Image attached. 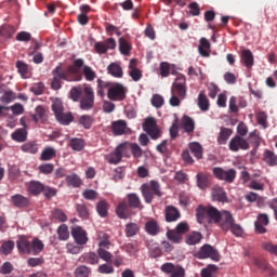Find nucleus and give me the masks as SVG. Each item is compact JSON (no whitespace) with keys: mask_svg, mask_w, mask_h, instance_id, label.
Returning a JSON list of instances; mask_svg holds the SVG:
<instances>
[{"mask_svg":"<svg viewBox=\"0 0 277 277\" xmlns=\"http://www.w3.org/2000/svg\"><path fill=\"white\" fill-rule=\"evenodd\" d=\"M198 52L201 55V57H210L211 56V43L209 40L205 37L200 38L199 45H198Z\"/></svg>","mask_w":277,"mask_h":277,"instance_id":"obj_20","label":"nucleus"},{"mask_svg":"<svg viewBox=\"0 0 277 277\" xmlns=\"http://www.w3.org/2000/svg\"><path fill=\"white\" fill-rule=\"evenodd\" d=\"M57 157V150L55 148L48 146L45 147L41 155H40V161H51L52 159H55Z\"/></svg>","mask_w":277,"mask_h":277,"instance_id":"obj_26","label":"nucleus"},{"mask_svg":"<svg viewBox=\"0 0 277 277\" xmlns=\"http://www.w3.org/2000/svg\"><path fill=\"white\" fill-rule=\"evenodd\" d=\"M57 122L60 124L68 126L70 122L75 120V117L72 116V113H60L58 115L55 116Z\"/></svg>","mask_w":277,"mask_h":277,"instance_id":"obj_33","label":"nucleus"},{"mask_svg":"<svg viewBox=\"0 0 277 277\" xmlns=\"http://www.w3.org/2000/svg\"><path fill=\"white\" fill-rule=\"evenodd\" d=\"M94 49L98 55H105L107 51H114V49H116V39L108 38L104 42H95Z\"/></svg>","mask_w":277,"mask_h":277,"instance_id":"obj_13","label":"nucleus"},{"mask_svg":"<svg viewBox=\"0 0 277 277\" xmlns=\"http://www.w3.org/2000/svg\"><path fill=\"white\" fill-rule=\"evenodd\" d=\"M263 161L265 162L266 166L274 168V166H277V156L276 154H274V151L265 149L263 155Z\"/></svg>","mask_w":277,"mask_h":277,"instance_id":"obj_30","label":"nucleus"},{"mask_svg":"<svg viewBox=\"0 0 277 277\" xmlns=\"http://www.w3.org/2000/svg\"><path fill=\"white\" fill-rule=\"evenodd\" d=\"M36 114L32 115V120L38 122V120H44L47 118V109L42 106H37L35 109Z\"/></svg>","mask_w":277,"mask_h":277,"instance_id":"obj_53","label":"nucleus"},{"mask_svg":"<svg viewBox=\"0 0 277 277\" xmlns=\"http://www.w3.org/2000/svg\"><path fill=\"white\" fill-rule=\"evenodd\" d=\"M189 150L193 153L196 159H200L202 157V145H200V143H190Z\"/></svg>","mask_w":277,"mask_h":277,"instance_id":"obj_50","label":"nucleus"},{"mask_svg":"<svg viewBox=\"0 0 277 277\" xmlns=\"http://www.w3.org/2000/svg\"><path fill=\"white\" fill-rule=\"evenodd\" d=\"M16 34V28L14 26H2L0 27V42H5L9 38H12Z\"/></svg>","mask_w":277,"mask_h":277,"instance_id":"obj_25","label":"nucleus"},{"mask_svg":"<svg viewBox=\"0 0 277 277\" xmlns=\"http://www.w3.org/2000/svg\"><path fill=\"white\" fill-rule=\"evenodd\" d=\"M11 137L14 142H18V143L27 142V129L26 128L16 129L11 134Z\"/></svg>","mask_w":277,"mask_h":277,"instance_id":"obj_28","label":"nucleus"},{"mask_svg":"<svg viewBox=\"0 0 277 277\" xmlns=\"http://www.w3.org/2000/svg\"><path fill=\"white\" fill-rule=\"evenodd\" d=\"M23 153H29L30 155H36L38 153V145L36 142H28L22 145Z\"/></svg>","mask_w":277,"mask_h":277,"instance_id":"obj_52","label":"nucleus"},{"mask_svg":"<svg viewBox=\"0 0 277 277\" xmlns=\"http://www.w3.org/2000/svg\"><path fill=\"white\" fill-rule=\"evenodd\" d=\"M229 230L232 235H235V237H243V227L241 225L234 223L230 225Z\"/></svg>","mask_w":277,"mask_h":277,"instance_id":"obj_59","label":"nucleus"},{"mask_svg":"<svg viewBox=\"0 0 277 277\" xmlns=\"http://www.w3.org/2000/svg\"><path fill=\"white\" fill-rule=\"evenodd\" d=\"M76 210L80 217L85 219L88 215H90V211L88 210V206H85V203H78Z\"/></svg>","mask_w":277,"mask_h":277,"instance_id":"obj_63","label":"nucleus"},{"mask_svg":"<svg viewBox=\"0 0 277 277\" xmlns=\"http://www.w3.org/2000/svg\"><path fill=\"white\" fill-rule=\"evenodd\" d=\"M84 96L80 100V109L90 111L94 107V89L85 87L83 89Z\"/></svg>","mask_w":277,"mask_h":277,"instance_id":"obj_10","label":"nucleus"},{"mask_svg":"<svg viewBox=\"0 0 277 277\" xmlns=\"http://www.w3.org/2000/svg\"><path fill=\"white\" fill-rule=\"evenodd\" d=\"M145 232L147 235H150L151 237H157L159 233H161V227L159 226V223L155 219H150L145 223Z\"/></svg>","mask_w":277,"mask_h":277,"instance_id":"obj_18","label":"nucleus"},{"mask_svg":"<svg viewBox=\"0 0 277 277\" xmlns=\"http://www.w3.org/2000/svg\"><path fill=\"white\" fill-rule=\"evenodd\" d=\"M18 252L23 254H32L34 256H38L42 250H44V242L39 238H34L31 241L27 239L25 236H19L16 241Z\"/></svg>","mask_w":277,"mask_h":277,"instance_id":"obj_3","label":"nucleus"},{"mask_svg":"<svg viewBox=\"0 0 277 277\" xmlns=\"http://www.w3.org/2000/svg\"><path fill=\"white\" fill-rule=\"evenodd\" d=\"M52 219L56 222H66V220H68V216H66V213H64V211L56 209L52 212Z\"/></svg>","mask_w":277,"mask_h":277,"instance_id":"obj_61","label":"nucleus"},{"mask_svg":"<svg viewBox=\"0 0 277 277\" xmlns=\"http://www.w3.org/2000/svg\"><path fill=\"white\" fill-rule=\"evenodd\" d=\"M150 102L153 107H156V109H160V107H163V103H166L163 96L160 94H154Z\"/></svg>","mask_w":277,"mask_h":277,"instance_id":"obj_57","label":"nucleus"},{"mask_svg":"<svg viewBox=\"0 0 277 277\" xmlns=\"http://www.w3.org/2000/svg\"><path fill=\"white\" fill-rule=\"evenodd\" d=\"M114 85V82L104 81L103 79H97V95L105 96V90L109 92V88Z\"/></svg>","mask_w":277,"mask_h":277,"instance_id":"obj_34","label":"nucleus"},{"mask_svg":"<svg viewBox=\"0 0 277 277\" xmlns=\"http://www.w3.org/2000/svg\"><path fill=\"white\" fill-rule=\"evenodd\" d=\"M97 256L98 260L102 259V261H105V263H111V259H114V254L103 248L97 249Z\"/></svg>","mask_w":277,"mask_h":277,"instance_id":"obj_49","label":"nucleus"},{"mask_svg":"<svg viewBox=\"0 0 277 277\" xmlns=\"http://www.w3.org/2000/svg\"><path fill=\"white\" fill-rule=\"evenodd\" d=\"M222 216V211L213 206H198L196 209V217L199 224H205V220L208 224H220V217Z\"/></svg>","mask_w":277,"mask_h":277,"instance_id":"obj_4","label":"nucleus"},{"mask_svg":"<svg viewBox=\"0 0 277 277\" xmlns=\"http://www.w3.org/2000/svg\"><path fill=\"white\" fill-rule=\"evenodd\" d=\"M234 222H235V217H233V214L226 210H223L219 219V223L216 224L220 225L221 229L224 230V233H228Z\"/></svg>","mask_w":277,"mask_h":277,"instance_id":"obj_14","label":"nucleus"},{"mask_svg":"<svg viewBox=\"0 0 277 277\" xmlns=\"http://www.w3.org/2000/svg\"><path fill=\"white\" fill-rule=\"evenodd\" d=\"M53 170H55V166H53V163H43L38 167L40 174H53Z\"/></svg>","mask_w":277,"mask_h":277,"instance_id":"obj_56","label":"nucleus"},{"mask_svg":"<svg viewBox=\"0 0 277 277\" xmlns=\"http://www.w3.org/2000/svg\"><path fill=\"white\" fill-rule=\"evenodd\" d=\"M143 130L146 131L151 140H159L161 134L159 128L157 127V120L153 117H147L143 122Z\"/></svg>","mask_w":277,"mask_h":277,"instance_id":"obj_11","label":"nucleus"},{"mask_svg":"<svg viewBox=\"0 0 277 277\" xmlns=\"http://www.w3.org/2000/svg\"><path fill=\"white\" fill-rule=\"evenodd\" d=\"M122 157H127V151L124 149V143L119 144L114 151L106 155L105 159L110 166H118L122 161Z\"/></svg>","mask_w":277,"mask_h":277,"instance_id":"obj_9","label":"nucleus"},{"mask_svg":"<svg viewBox=\"0 0 277 277\" xmlns=\"http://www.w3.org/2000/svg\"><path fill=\"white\" fill-rule=\"evenodd\" d=\"M69 146L72 150L81 151L85 147V141L82 138H71L69 141Z\"/></svg>","mask_w":277,"mask_h":277,"instance_id":"obj_43","label":"nucleus"},{"mask_svg":"<svg viewBox=\"0 0 277 277\" xmlns=\"http://www.w3.org/2000/svg\"><path fill=\"white\" fill-rule=\"evenodd\" d=\"M123 148L126 150V157H129V150H131L134 159H140L144 155L142 147H140L137 143L126 142L123 143Z\"/></svg>","mask_w":277,"mask_h":277,"instance_id":"obj_17","label":"nucleus"},{"mask_svg":"<svg viewBox=\"0 0 277 277\" xmlns=\"http://www.w3.org/2000/svg\"><path fill=\"white\" fill-rule=\"evenodd\" d=\"M171 98L169 103L171 107H179L181 105V101H184L185 96H187V79L183 74H177L175 81L171 87Z\"/></svg>","mask_w":277,"mask_h":277,"instance_id":"obj_2","label":"nucleus"},{"mask_svg":"<svg viewBox=\"0 0 277 277\" xmlns=\"http://www.w3.org/2000/svg\"><path fill=\"white\" fill-rule=\"evenodd\" d=\"M196 259H211V261H220V252L211 245H203L197 253Z\"/></svg>","mask_w":277,"mask_h":277,"instance_id":"obj_8","label":"nucleus"},{"mask_svg":"<svg viewBox=\"0 0 277 277\" xmlns=\"http://www.w3.org/2000/svg\"><path fill=\"white\" fill-rule=\"evenodd\" d=\"M108 75L115 77L116 79H121L123 71L122 67H120L117 63H110L107 67Z\"/></svg>","mask_w":277,"mask_h":277,"instance_id":"obj_32","label":"nucleus"},{"mask_svg":"<svg viewBox=\"0 0 277 277\" xmlns=\"http://www.w3.org/2000/svg\"><path fill=\"white\" fill-rule=\"evenodd\" d=\"M52 110L54 113V116H58V114H62L64 111V104L60 98L53 101Z\"/></svg>","mask_w":277,"mask_h":277,"instance_id":"obj_58","label":"nucleus"},{"mask_svg":"<svg viewBox=\"0 0 277 277\" xmlns=\"http://www.w3.org/2000/svg\"><path fill=\"white\" fill-rule=\"evenodd\" d=\"M199 241H202V234L200 232H193L186 236V243L188 246H196Z\"/></svg>","mask_w":277,"mask_h":277,"instance_id":"obj_39","label":"nucleus"},{"mask_svg":"<svg viewBox=\"0 0 277 277\" xmlns=\"http://www.w3.org/2000/svg\"><path fill=\"white\" fill-rule=\"evenodd\" d=\"M66 183L68 187H81V177L76 173L67 175Z\"/></svg>","mask_w":277,"mask_h":277,"instance_id":"obj_41","label":"nucleus"},{"mask_svg":"<svg viewBox=\"0 0 277 277\" xmlns=\"http://www.w3.org/2000/svg\"><path fill=\"white\" fill-rule=\"evenodd\" d=\"M196 179L199 189H207L209 187V175L207 173L199 172Z\"/></svg>","mask_w":277,"mask_h":277,"instance_id":"obj_37","label":"nucleus"},{"mask_svg":"<svg viewBox=\"0 0 277 277\" xmlns=\"http://www.w3.org/2000/svg\"><path fill=\"white\" fill-rule=\"evenodd\" d=\"M226 192H224V188L220 186H214L212 188V200H215L216 202H226Z\"/></svg>","mask_w":277,"mask_h":277,"instance_id":"obj_27","label":"nucleus"},{"mask_svg":"<svg viewBox=\"0 0 277 277\" xmlns=\"http://www.w3.org/2000/svg\"><path fill=\"white\" fill-rule=\"evenodd\" d=\"M82 69V74L79 70ZM85 81H94L96 78V71L92 69V67L88 65H83V60L78 58L74 61V66H68L67 69H64L62 66H56L52 70V81L51 88L52 90H62V81H81V79Z\"/></svg>","mask_w":277,"mask_h":277,"instance_id":"obj_1","label":"nucleus"},{"mask_svg":"<svg viewBox=\"0 0 277 277\" xmlns=\"http://www.w3.org/2000/svg\"><path fill=\"white\" fill-rule=\"evenodd\" d=\"M119 51L122 55H129L131 53V44L124 38L119 39Z\"/></svg>","mask_w":277,"mask_h":277,"instance_id":"obj_51","label":"nucleus"},{"mask_svg":"<svg viewBox=\"0 0 277 277\" xmlns=\"http://www.w3.org/2000/svg\"><path fill=\"white\" fill-rule=\"evenodd\" d=\"M92 269L85 265H80L75 269V277H90Z\"/></svg>","mask_w":277,"mask_h":277,"instance_id":"obj_48","label":"nucleus"},{"mask_svg":"<svg viewBox=\"0 0 277 277\" xmlns=\"http://www.w3.org/2000/svg\"><path fill=\"white\" fill-rule=\"evenodd\" d=\"M263 250H266V252H269L271 254H275L277 256V245H274L272 242H264L262 245Z\"/></svg>","mask_w":277,"mask_h":277,"instance_id":"obj_64","label":"nucleus"},{"mask_svg":"<svg viewBox=\"0 0 277 277\" xmlns=\"http://www.w3.org/2000/svg\"><path fill=\"white\" fill-rule=\"evenodd\" d=\"M109 210V203L105 200H101L96 205V211L101 217H107V211Z\"/></svg>","mask_w":277,"mask_h":277,"instance_id":"obj_44","label":"nucleus"},{"mask_svg":"<svg viewBox=\"0 0 277 277\" xmlns=\"http://www.w3.org/2000/svg\"><path fill=\"white\" fill-rule=\"evenodd\" d=\"M79 124L83 127V129H92V124H94V118L90 115H82L79 118Z\"/></svg>","mask_w":277,"mask_h":277,"instance_id":"obj_45","label":"nucleus"},{"mask_svg":"<svg viewBox=\"0 0 277 277\" xmlns=\"http://www.w3.org/2000/svg\"><path fill=\"white\" fill-rule=\"evenodd\" d=\"M79 262L88 263L89 265H98V263H100L98 254H96V252H94V251L83 253L79 258Z\"/></svg>","mask_w":277,"mask_h":277,"instance_id":"obj_22","label":"nucleus"},{"mask_svg":"<svg viewBox=\"0 0 277 277\" xmlns=\"http://www.w3.org/2000/svg\"><path fill=\"white\" fill-rule=\"evenodd\" d=\"M111 129L115 135H124L127 133V122L122 120L115 121L111 124Z\"/></svg>","mask_w":277,"mask_h":277,"instance_id":"obj_29","label":"nucleus"},{"mask_svg":"<svg viewBox=\"0 0 277 277\" xmlns=\"http://www.w3.org/2000/svg\"><path fill=\"white\" fill-rule=\"evenodd\" d=\"M167 239L172 243H183V236L179 234L175 229H169L166 234Z\"/></svg>","mask_w":277,"mask_h":277,"instance_id":"obj_38","label":"nucleus"},{"mask_svg":"<svg viewBox=\"0 0 277 277\" xmlns=\"http://www.w3.org/2000/svg\"><path fill=\"white\" fill-rule=\"evenodd\" d=\"M182 128L184 129L185 133H194L196 126L194 123V119L189 116H184L182 119Z\"/></svg>","mask_w":277,"mask_h":277,"instance_id":"obj_35","label":"nucleus"},{"mask_svg":"<svg viewBox=\"0 0 277 277\" xmlns=\"http://www.w3.org/2000/svg\"><path fill=\"white\" fill-rule=\"evenodd\" d=\"M212 172L219 181H225V183H235L237 179V171L235 169L224 170L221 167H214Z\"/></svg>","mask_w":277,"mask_h":277,"instance_id":"obj_7","label":"nucleus"},{"mask_svg":"<svg viewBox=\"0 0 277 277\" xmlns=\"http://www.w3.org/2000/svg\"><path fill=\"white\" fill-rule=\"evenodd\" d=\"M11 202L16 209H27L31 205V200L21 194L11 196Z\"/></svg>","mask_w":277,"mask_h":277,"instance_id":"obj_16","label":"nucleus"},{"mask_svg":"<svg viewBox=\"0 0 277 277\" xmlns=\"http://www.w3.org/2000/svg\"><path fill=\"white\" fill-rule=\"evenodd\" d=\"M16 68L18 70L19 75H22V77H26L27 72H29L28 65L23 61H17L16 62Z\"/></svg>","mask_w":277,"mask_h":277,"instance_id":"obj_62","label":"nucleus"},{"mask_svg":"<svg viewBox=\"0 0 277 277\" xmlns=\"http://www.w3.org/2000/svg\"><path fill=\"white\" fill-rule=\"evenodd\" d=\"M71 237H74L78 246H85V243H88V233L80 226L71 229Z\"/></svg>","mask_w":277,"mask_h":277,"instance_id":"obj_15","label":"nucleus"},{"mask_svg":"<svg viewBox=\"0 0 277 277\" xmlns=\"http://www.w3.org/2000/svg\"><path fill=\"white\" fill-rule=\"evenodd\" d=\"M12 250H14V241L12 240L3 242L0 247V252L5 255L12 254Z\"/></svg>","mask_w":277,"mask_h":277,"instance_id":"obj_55","label":"nucleus"},{"mask_svg":"<svg viewBox=\"0 0 277 277\" xmlns=\"http://www.w3.org/2000/svg\"><path fill=\"white\" fill-rule=\"evenodd\" d=\"M44 189V184L40 181H30L27 184V192L30 196H40Z\"/></svg>","mask_w":277,"mask_h":277,"instance_id":"obj_19","label":"nucleus"},{"mask_svg":"<svg viewBox=\"0 0 277 277\" xmlns=\"http://www.w3.org/2000/svg\"><path fill=\"white\" fill-rule=\"evenodd\" d=\"M198 107L201 111H209V98L205 92H200L198 95Z\"/></svg>","mask_w":277,"mask_h":277,"instance_id":"obj_40","label":"nucleus"},{"mask_svg":"<svg viewBox=\"0 0 277 277\" xmlns=\"http://www.w3.org/2000/svg\"><path fill=\"white\" fill-rule=\"evenodd\" d=\"M233 135V130L228 128H221L220 134L217 136V143L221 145L226 144L228 138Z\"/></svg>","mask_w":277,"mask_h":277,"instance_id":"obj_36","label":"nucleus"},{"mask_svg":"<svg viewBox=\"0 0 277 277\" xmlns=\"http://www.w3.org/2000/svg\"><path fill=\"white\" fill-rule=\"evenodd\" d=\"M116 214L120 220H129L131 216V212H129V205L124 201L120 202L116 208Z\"/></svg>","mask_w":277,"mask_h":277,"instance_id":"obj_24","label":"nucleus"},{"mask_svg":"<svg viewBox=\"0 0 277 277\" xmlns=\"http://www.w3.org/2000/svg\"><path fill=\"white\" fill-rule=\"evenodd\" d=\"M166 222H176L181 219V212L174 206H168L166 208Z\"/></svg>","mask_w":277,"mask_h":277,"instance_id":"obj_23","label":"nucleus"},{"mask_svg":"<svg viewBox=\"0 0 277 277\" xmlns=\"http://www.w3.org/2000/svg\"><path fill=\"white\" fill-rule=\"evenodd\" d=\"M13 101H16V93H14V91H5L2 96H0V103H3L4 105H10Z\"/></svg>","mask_w":277,"mask_h":277,"instance_id":"obj_42","label":"nucleus"},{"mask_svg":"<svg viewBox=\"0 0 277 277\" xmlns=\"http://www.w3.org/2000/svg\"><path fill=\"white\" fill-rule=\"evenodd\" d=\"M141 193L147 205H150V202H153L155 196H157V198H161V196H163V193L161 192V184H159V182L155 180H151L149 183L143 184L141 186Z\"/></svg>","mask_w":277,"mask_h":277,"instance_id":"obj_5","label":"nucleus"},{"mask_svg":"<svg viewBox=\"0 0 277 277\" xmlns=\"http://www.w3.org/2000/svg\"><path fill=\"white\" fill-rule=\"evenodd\" d=\"M57 235H58V239H60L61 241H66V240H68V238L70 237V233L68 232V225L62 224V225L57 228Z\"/></svg>","mask_w":277,"mask_h":277,"instance_id":"obj_47","label":"nucleus"},{"mask_svg":"<svg viewBox=\"0 0 277 277\" xmlns=\"http://www.w3.org/2000/svg\"><path fill=\"white\" fill-rule=\"evenodd\" d=\"M98 274H114V264L111 262H106L97 267Z\"/></svg>","mask_w":277,"mask_h":277,"instance_id":"obj_54","label":"nucleus"},{"mask_svg":"<svg viewBox=\"0 0 277 277\" xmlns=\"http://www.w3.org/2000/svg\"><path fill=\"white\" fill-rule=\"evenodd\" d=\"M129 90L122 83L113 82V85L107 91V98L114 103H122L127 98Z\"/></svg>","mask_w":277,"mask_h":277,"instance_id":"obj_6","label":"nucleus"},{"mask_svg":"<svg viewBox=\"0 0 277 277\" xmlns=\"http://www.w3.org/2000/svg\"><path fill=\"white\" fill-rule=\"evenodd\" d=\"M229 150L233 153H239V150H248L250 148V143L239 135H236L229 141Z\"/></svg>","mask_w":277,"mask_h":277,"instance_id":"obj_12","label":"nucleus"},{"mask_svg":"<svg viewBox=\"0 0 277 277\" xmlns=\"http://www.w3.org/2000/svg\"><path fill=\"white\" fill-rule=\"evenodd\" d=\"M140 233V226L136 223H128L126 225V236L135 237Z\"/></svg>","mask_w":277,"mask_h":277,"instance_id":"obj_46","label":"nucleus"},{"mask_svg":"<svg viewBox=\"0 0 277 277\" xmlns=\"http://www.w3.org/2000/svg\"><path fill=\"white\" fill-rule=\"evenodd\" d=\"M241 62L248 68H252V66H254V55H252L250 50H243L241 52Z\"/></svg>","mask_w":277,"mask_h":277,"instance_id":"obj_31","label":"nucleus"},{"mask_svg":"<svg viewBox=\"0 0 277 277\" xmlns=\"http://www.w3.org/2000/svg\"><path fill=\"white\" fill-rule=\"evenodd\" d=\"M127 198L128 207H130V209H138L140 211L144 209V206L142 205V199H140V196H137V194L130 193L127 195Z\"/></svg>","mask_w":277,"mask_h":277,"instance_id":"obj_21","label":"nucleus"},{"mask_svg":"<svg viewBox=\"0 0 277 277\" xmlns=\"http://www.w3.org/2000/svg\"><path fill=\"white\" fill-rule=\"evenodd\" d=\"M82 198H84V200H96V198H98V193L94 189H84L82 192Z\"/></svg>","mask_w":277,"mask_h":277,"instance_id":"obj_60","label":"nucleus"}]
</instances>
